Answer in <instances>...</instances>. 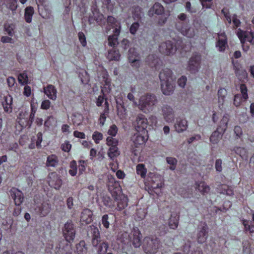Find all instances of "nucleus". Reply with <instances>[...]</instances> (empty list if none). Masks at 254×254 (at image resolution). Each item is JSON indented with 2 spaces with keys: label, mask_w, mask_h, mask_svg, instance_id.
I'll return each instance as SVG.
<instances>
[{
  "label": "nucleus",
  "mask_w": 254,
  "mask_h": 254,
  "mask_svg": "<svg viewBox=\"0 0 254 254\" xmlns=\"http://www.w3.org/2000/svg\"><path fill=\"white\" fill-rule=\"evenodd\" d=\"M159 77L163 93L166 95L172 94L175 87L173 79L172 71L168 68H164L160 72Z\"/></svg>",
  "instance_id": "f257e3e1"
},
{
  "label": "nucleus",
  "mask_w": 254,
  "mask_h": 254,
  "mask_svg": "<svg viewBox=\"0 0 254 254\" xmlns=\"http://www.w3.org/2000/svg\"><path fill=\"white\" fill-rule=\"evenodd\" d=\"M108 244L105 242H102L99 245L98 253L99 254H104L107 250Z\"/></svg>",
  "instance_id": "6e6d98bb"
},
{
  "label": "nucleus",
  "mask_w": 254,
  "mask_h": 254,
  "mask_svg": "<svg viewBox=\"0 0 254 254\" xmlns=\"http://www.w3.org/2000/svg\"><path fill=\"white\" fill-rule=\"evenodd\" d=\"M136 215L137 217V219L140 220L145 218L146 212L144 209H138L136 212Z\"/></svg>",
  "instance_id": "bf43d9fd"
},
{
  "label": "nucleus",
  "mask_w": 254,
  "mask_h": 254,
  "mask_svg": "<svg viewBox=\"0 0 254 254\" xmlns=\"http://www.w3.org/2000/svg\"><path fill=\"white\" fill-rule=\"evenodd\" d=\"M244 101L241 94H237L234 96L233 103L236 107L240 106L242 103Z\"/></svg>",
  "instance_id": "49530a36"
},
{
  "label": "nucleus",
  "mask_w": 254,
  "mask_h": 254,
  "mask_svg": "<svg viewBox=\"0 0 254 254\" xmlns=\"http://www.w3.org/2000/svg\"><path fill=\"white\" fill-rule=\"evenodd\" d=\"M156 101V97L154 95L147 94L140 97L139 101V108L145 113L149 112L152 110Z\"/></svg>",
  "instance_id": "20e7f679"
},
{
  "label": "nucleus",
  "mask_w": 254,
  "mask_h": 254,
  "mask_svg": "<svg viewBox=\"0 0 254 254\" xmlns=\"http://www.w3.org/2000/svg\"><path fill=\"white\" fill-rule=\"evenodd\" d=\"M107 23L109 26L112 27L114 30L121 31V23L116 18L112 16H108L107 19Z\"/></svg>",
  "instance_id": "393cba45"
},
{
  "label": "nucleus",
  "mask_w": 254,
  "mask_h": 254,
  "mask_svg": "<svg viewBox=\"0 0 254 254\" xmlns=\"http://www.w3.org/2000/svg\"><path fill=\"white\" fill-rule=\"evenodd\" d=\"M31 113L29 116V120L32 123L34 121L35 114L37 111L38 104L37 102L31 101L30 103Z\"/></svg>",
  "instance_id": "58836bf2"
},
{
  "label": "nucleus",
  "mask_w": 254,
  "mask_h": 254,
  "mask_svg": "<svg viewBox=\"0 0 254 254\" xmlns=\"http://www.w3.org/2000/svg\"><path fill=\"white\" fill-rule=\"evenodd\" d=\"M34 13V8L31 6H27L25 9L24 19L27 23H30L32 22V17Z\"/></svg>",
  "instance_id": "cd10ccee"
},
{
  "label": "nucleus",
  "mask_w": 254,
  "mask_h": 254,
  "mask_svg": "<svg viewBox=\"0 0 254 254\" xmlns=\"http://www.w3.org/2000/svg\"><path fill=\"white\" fill-rule=\"evenodd\" d=\"M115 7V2L111 0H102V8L107 11L113 12Z\"/></svg>",
  "instance_id": "c9c22d12"
},
{
  "label": "nucleus",
  "mask_w": 254,
  "mask_h": 254,
  "mask_svg": "<svg viewBox=\"0 0 254 254\" xmlns=\"http://www.w3.org/2000/svg\"><path fill=\"white\" fill-rule=\"evenodd\" d=\"M1 105L3 107L4 112L10 113L12 111L13 98L9 94L5 96L1 102Z\"/></svg>",
  "instance_id": "a211bd4d"
},
{
  "label": "nucleus",
  "mask_w": 254,
  "mask_h": 254,
  "mask_svg": "<svg viewBox=\"0 0 254 254\" xmlns=\"http://www.w3.org/2000/svg\"><path fill=\"white\" fill-rule=\"evenodd\" d=\"M62 232L65 242H70L74 239L75 235V228L72 222L67 221L62 228Z\"/></svg>",
  "instance_id": "0eeeda50"
},
{
  "label": "nucleus",
  "mask_w": 254,
  "mask_h": 254,
  "mask_svg": "<svg viewBox=\"0 0 254 254\" xmlns=\"http://www.w3.org/2000/svg\"><path fill=\"white\" fill-rule=\"evenodd\" d=\"M160 243L156 237H147L144 238L142 243L143 251L147 254H154L160 247Z\"/></svg>",
  "instance_id": "f03ea898"
},
{
  "label": "nucleus",
  "mask_w": 254,
  "mask_h": 254,
  "mask_svg": "<svg viewBox=\"0 0 254 254\" xmlns=\"http://www.w3.org/2000/svg\"><path fill=\"white\" fill-rule=\"evenodd\" d=\"M121 31L118 30H114V34L109 36L108 37V44L110 46L114 47L118 44V36L120 35Z\"/></svg>",
  "instance_id": "a878e982"
},
{
  "label": "nucleus",
  "mask_w": 254,
  "mask_h": 254,
  "mask_svg": "<svg viewBox=\"0 0 254 254\" xmlns=\"http://www.w3.org/2000/svg\"><path fill=\"white\" fill-rule=\"evenodd\" d=\"M71 120L74 126H78L82 123V116L80 114L78 115V116L74 115L72 116Z\"/></svg>",
  "instance_id": "de8ad7c7"
},
{
  "label": "nucleus",
  "mask_w": 254,
  "mask_h": 254,
  "mask_svg": "<svg viewBox=\"0 0 254 254\" xmlns=\"http://www.w3.org/2000/svg\"><path fill=\"white\" fill-rule=\"evenodd\" d=\"M201 60V55L198 52L193 53L188 63V70L191 73H194L197 72L200 67Z\"/></svg>",
  "instance_id": "9b49d317"
},
{
  "label": "nucleus",
  "mask_w": 254,
  "mask_h": 254,
  "mask_svg": "<svg viewBox=\"0 0 254 254\" xmlns=\"http://www.w3.org/2000/svg\"><path fill=\"white\" fill-rule=\"evenodd\" d=\"M232 21L234 24V28L236 29L239 27L241 25L240 20L237 18V15L234 14L232 17Z\"/></svg>",
  "instance_id": "e2e57ef3"
},
{
  "label": "nucleus",
  "mask_w": 254,
  "mask_h": 254,
  "mask_svg": "<svg viewBox=\"0 0 254 254\" xmlns=\"http://www.w3.org/2000/svg\"><path fill=\"white\" fill-rule=\"evenodd\" d=\"M217 191L220 194H225L228 196L234 195V190L232 187L226 185H221L217 188Z\"/></svg>",
  "instance_id": "4be33fe9"
},
{
  "label": "nucleus",
  "mask_w": 254,
  "mask_h": 254,
  "mask_svg": "<svg viewBox=\"0 0 254 254\" xmlns=\"http://www.w3.org/2000/svg\"><path fill=\"white\" fill-rule=\"evenodd\" d=\"M237 36L243 45L246 42H249L252 45L254 44V34L253 32L244 31L240 28L238 30ZM243 47L245 51H247L249 49V46H247L246 49L244 45H243Z\"/></svg>",
  "instance_id": "9d476101"
},
{
  "label": "nucleus",
  "mask_w": 254,
  "mask_h": 254,
  "mask_svg": "<svg viewBox=\"0 0 254 254\" xmlns=\"http://www.w3.org/2000/svg\"><path fill=\"white\" fill-rule=\"evenodd\" d=\"M134 49H130L128 51V60L130 63L133 64L139 62V57L136 52L134 53Z\"/></svg>",
  "instance_id": "e433bc0d"
},
{
  "label": "nucleus",
  "mask_w": 254,
  "mask_h": 254,
  "mask_svg": "<svg viewBox=\"0 0 254 254\" xmlns=\"http://www.w3.org/2000/svg\"><path fill=\"white\" fill-rule=\"evenodd\" d=\"M224 132L223 128H217V130L212 133L210 137L211 142L214 144L217 143L221 138Z\"/></svg>",
  "instance_id": "b1692460"
},
{
  "label": "nucleus",
  "mask_w": 254,
  "mask_h": 254,
  "mask_svg": "<svg viewBox=\"0 0 254 254\" xmlns=\"http://www.w3.org/2000/svg\"><path fill=\"white\" fill-rule=\"evenodd\" d=\"M93 139L96 143H99V141L102 139L103 135L102 133L98 132H95L92 136Z\"/></svg>",
  "instance_id": "680f3d73"
},
{
  "label": "nucleus",
  "mask_w": 254,
  "mask_h": 254,
  "mask_svg": "<svg viewBox=\"0 0 254 254\" xmlns=\"http://www.w3.org/2000/svg\"><path fill=\"white\" fill-rule=\"evenodd\" d=\"M135 122L136 126L135 125L134 127H147L148 125L147 118L142 114H139L137 116Z\"/></svg>",
  "instance_id": "bb28decb"
},
{
  "label": "nucleus",
  "mask_w": 254,
  "mask_h": 254,
  "mask_svg": "<svg viewBox=\"0 0 254 254\" xmlns=\"http://www.w3.org/2000/svg\"><path fill=\"white\" fill-rule=\"evenodd\" d=\"M218 40L216 43V47L220 52H223L227 45V37L224 32L218 34Z\"/></svg>",
  "instance_id": "6ab92c4d"
},
{
  "label": "nucleus",
  "mask_w": 254,
  "mask_h": 254,
  "mask_svg": "<svg viewBox=\"0 0 254 254\" xmlns=\"http://www.w3.org/2000/svg\"><path fill=\"white\" fill-rule=\"evenodd\" d=\"M235 152L239 154L242 158H246L247 151V150L243 147H236L234 149Z\"/></svg>",
  "instance_id": "864d4df0"
},
{
  "label": "nucleus",
  "mask_w": 254,
  "mask_h": 254,
  "mask_svg": "<svg viewBox=\"0 0 254 254\" xmlns=\"http://www.w3.org/2000/svg\"><path fill=\"white\" fill-rule=\"evenodd\" d=\"M132 137L133 145L136 148H140L147 139V131L145 128H138Z\"/></svg>",
  "instance_id": "6e6552de"
},
{
  "label": "nucleus",
  "mask_w": 254,
  "mask_h": 254,
  "mask_svg": "<svg viewBox=\"0 0 254 254\" xmlns=\"http://www.w3.org/2000/svg\"><path fill=\"white\" fill-rule=\"evenodd\" d=\"M70 170L69 173L72 176H74L77 174V165L75 161H72L70 163Z\"/></svg>",
  "instance_id": "603ef678"
},
{
  "label": "nucleus",
  "mask_w": 254,
  "mask_h": 254,
  "mask_svg": "<svg viewBox=\"0 0 254 254\" xmlns=\"http://www.w3.org/2000/svg\"><path fill=\"white\" fill-rule=\"evenodd\" d=\"M139 27V24L138 22H135L133 23L129 28V31L131 34H135L138 29Z\"/></svg>",
  "instance_id": "13d9d810"
},
{
  "label": "nucleus",
  "mask_w": 254,
  "mask_h": 254,
  "mask_svg": "<svg viewBox=\"0 0 254 254\" xmlns=\"http://www.w3.org/2000/svg\"><path fill=\"white\" fill-rule=\"evenodd\" d=\"M9 193L11 197L14 200L15 205H20L24 199L22 191L15 188H12L9 190Z\"/></svg>",
  "instance_id": "f3484780"
},
{
  "label": "nucleus",
  "mask_w": 254,
  "mask_h": 254,
  "mask_svg": "<svg viewBox=\"0 0 254 254\" xmlns=\"http://www.w3.org/2000/svg\"><path fill=\"white\" fill-rule=\"evenodd\" d=\"M109 113V104L108 102L106 101L103 112L101 114L100 118L99 119V124L101 126H103L104 125L107 116L108 115Z\"/></svg>",
  "instance_id": "c756f323"
},
{
  "label": "nucleus",
  "mask_w": 254,
  "mask_h": 254,
  "mask_svg": "<svg viewBox=\"0 0 254 254\" xmlns=\"http://www.w3.org/2000/svg\"><path fill=\"white\" fill-rule=\"evenodd\" d=\"M179 220V216L177 214H172L168 222L169 227L172 229H176L178 226Z\"/></svg>",
  "instance_id": "c85d7f7f"
},
{
  "label": "nucleus",
  "mask_w": 254,
  "mask_h": 254,
  "mask_svg": "<svg viewBox=\"0 0 254 254\" xmlns=\"http://www.w3.org/2000/svg\"><path fill=\"white\" fill-rule=\"evenodd\" d=\"M178 49L176 42L170 40L161 43L159 46V52L166 55H173Z\"/></svg>",
  "instance_id": "1a4fd4ad"
},
{
  "label": "nucleus",
  "mask_w": 254,
  "mask_h": 254,
  "mask_svg": "<svg viewBox=\"0 0 254 254\" xmlns=\"http://www.w3.org/2000/svg\"><path fill=\"white\" fill-rule=\"evenodd\" d=\"M51 207L48 203H43L40 209L41 215L43 216L47 215L50 211Z\"/></svg>",
  "instance_id": "a19ab883"
},
{
  "label": "nucleus",
  "mask_w": 254,
  "mask_h": 254,
  "mask_svg": "<svg viewBox=\"0 0 254 254\" xmlns=\"http://www.w3.org/2000/svg\"><path fill=\"white\" fill-rule=\"evenodd\" d=\"M243 224L244 226L245 232H249L250 233L254 232V214L253 215L252 220L251 221L243 220Z\"/></svg>",
  "instance_id": "7c9ffc66"
},
{
  "label": "nucleus",
  "mask_w": 254,
  "mask_h": 254,
  "mask_svg": "<svg viewBox=\"0 0 254 254\" xmlns=\"http://www.w3.org/2000/svg\"><path fill=\"white\" fill-rule=\"evenodd\" d=\"M90 229L93 235V237H96V238H97L98 237H100V233L97 227L94 225H92L90 226Z\"/></svg>",
  "instance_id": "0e129e2a"
},
{
  "label": "nucleus",
  "mask_w": 254,
  "mask_h": 254,
  "mask_svg": "<svg viewBox=\"0 0 254 254\" xmlns=\"http://www.w3.org/2000/svg\"><path fill=\"white\" fill-rule=\"evenodd\" d=\"M44 92L49 99L52 100H56L57 99V90L54 85L48 84L44 88Z\"/></svg>",
  "instance_id": "aec40b11"
},
{
  "label": "nucleus",
  "mask_w": 254,
  "mask_h": 254,
  "mask_svg": "<svg viewBox=\"0 0 254 254\" xmlns=\"http://www.w3.org/2000/svg\"><path fill=\"white\" fill-rule=\"evenodd\" d=\"M118 201L117 207L119 210H121L127 206V198L126 197H123V198L120 199Z\"/></svg>",
  "instance_id": "a18cd8bd"
},
{
  "label": "nucleus",
  "mask_w": 254,
  "mask_h": 254,
  "mask_svg": "<svg viewBox=\"0 0 254 254\" xmlns=\"http://www.w3.org/2000/svg\"><path fill=\"white\" fill-rule=\"evenodd\" d=\"M240 89L241 93V95L243 97L244 100L246 101L249 97L247 86L245 84H241L240 86Z\"/></svg>",
  "instance_id": "37998d69"
},
{
  "label": "nucleus",
  "mask_w": 254,
  "mask_h": 254,
  "mask_svg": "<svg viewBox=\"0 0 254 254\" xmlns=\"http://www.w3.org/2000/svg\"><path fill=\"white\" fill-rule=\"evenodd\" d=\"M81 221L88 224L92 221V212L88 209H85L81 212Z\"/></svg>",
  "instance_id": "5701e85b"
},
{
  "label": "nucleus",
  "mask_w": 254,
  "mask_h": 254,
  "mask_svg": "<svg viewBox=\"0 0 254 254\" xmlns=\"http://www.w3.org/2000/svg\"><path fill=\"white\" fill-rule=\"evenodd\" d=\"M51 102L49 100H44L42 101L41 108L44 110H47L50 108Z\"/></svg>",
  "instance_id": "69168bd1"
},
{
  "label": "nucleus",
  "mask_w": 254,
  "mask_h": 254,
  "mask_svg": "<svg viewBox=\"0 0 254 254\" xmlns=\"http://www.w3.org/2000/svg\"><path fill=\"white\" fill-rule=\"evenodd\" d=\"M120 56L121 55L118 50L112 49L109 51L107 58L110 61H119L120 60Z\"/></svg>",
  "instance_id": "72a5a7b5"
},
{
  "label": "nucleus",
  "mask_w": 254,
  "mask_h": 254,
  "mask_svg": "<svg viewBox=\"0 0 254 254\" xmlns=\"http://www.w3.org/2000/svg\"><path fill=\"white\" fill-rule=\"evenodd\" d=\"M87 248L84 241H81L76 246V253L77 254H86Z\"/></svg>",
  "instance_id": "f704fd0d"
},
{
  "label": "nucleus",
  "mask_w": 254,
  "mask_h": 254,
  "mask_svg": "<svg viewBox=\"0 0 254 254\" xmlns=\"http://www.w3.org/2000/svg\"><path fill=\"white\" fill-rule=\"evenodd\" d=\"M101 92L103 94V95H100L98 97L96 102V105L98 107L101 106L104 101H105V102H106V101L108 102L107 98H105V94L103 89L101 90Z\"/></svg>",
  "instance_id": "3c124183"
},
{
  "label": "nucleus",
  "mask_w": 254,
  "mask_h": 254,
  "mask_svg": "<svg viewBox=\"0 0 254 254\" xmlns=\"http://www.w3.org/2000/svg\"><path fill=\"white\" fill-rule=\"evenodd\" d=\"M23 94L26 97H29L31 94V87L28 85H25L24 87V90Z\"/></svg>",
  "instance_id": "774afa93"
},
{
  "label": "nucleus",
  "mask_w": 254,
  "mask_h": 254,
  "mask_svg": "<svg viewBox=\"0 0 254 254\" xmlns=\"http://www.w3.org/2000/svg\"><path fill=\"white\" fill-rule=\"evenodd\" d=\"M108 189L110 191L112 197L115 200L118 201L123 197H126L122 194L121 187L119 183L115 180V179L111 175H108Z\"/></svg>",
  "instance_id": "7ed1b4c3"
},
{
  "label": "nucleus",
  "mask_w": 254,
  "mask_h": 254,
  "mask_svg": "<svg viewBox=\"0 0 254 254\" xmlns=\"http://www.w3.org/2000/svg\"><path fill=\"white\" fill-rule=\"evenodd\" d=\"M118 143V140L112 137H108L107 138V144L110 147H117Z\"/></svg>",
  "instance_id": "5fc2aeb1"
},
{
  "label": "nucleus",
  "mask_w": 254,
  "mask_h": 254,
  "mask_svg": "<svg viewBox=\"0 0 254 254\" xmlns=\"http://www.w3.org/2000/svg\"><path fill=\"white\" fill-rule=\"evenodd\" d=\"M5 31L9 35L12 36L13 33V27L12 25H5L4 26Z\"/></svg>",
  "instance_id": "338daca9"
},
{
  "label": "nucleus",
  "mask_w": 254,
  "mask_h": 254,
  "mask_svg": "<svg viewBox=\"0 0 254 254\" xmlns=\"http://www.w3.org/2000/svg\"><path fill=\"white\" fill-rule=\"evenodd\" d=\"M147 172L144 165L142 164H139L136 166V173L138 175L141 176L142 178H144Z\"/></svg>",
  "instance_id": "79ce46f5"
},
{
  "label": "nucleus",
  "mask_w": 254,
  "mask_h": 254,
  "mask_svg": "<svg viewBox=\"0 0 254 254\" xmlns=\"http://www.w3.org/2000/svg\"><path fill=\"white\" fill-rule=\"evenodd\" d=\"M187 80V79L186 76H182L180 78L178 79L177 82L180 87L184 88L185 87L186 84Z\"/></svg>",
  "instance_id": "052dcab7"
},
{
  "label": "nucleus",
  "mask_w": 254,
  "mask_h": 254,
  "mask_svg": "<svg viewBox=\"0 0 254 254\" xmlns=\"http://www.w3.org/2000/svg\"><path fill=\"white\" fill-rule=\"evenodd\" d=\"M195 188L202 194L208 193L210 190V187L203 182L196 183Z\"/></svg>",
  "instance_id": "473e14b6"
},
{
  "label": "nucleus",
  "mask_w": 254,
  "mask_h": 254,
  "mask_svg": "<svg viewBox=\"0 0 254 254\" xmlns=\"http://www.w3.org/2000/svg\"><path fill=\"white\" fill-rule=\"evenodd\" d=\"M120 154V152L118 147H110L108 152V156L111 159L117 157Z\"/></svg>",
  "instance_id": "4c0bfd02"
},
{
  "label": "nucleus",
  "mask_w": 254,
  "mask_h": 254,
  "mask_svg": "<svg viewBox=\"0 0 254 254\" xmlns=\"http://www.w3.org/2000/svg\"><path fill=\"white\" fill-rule=\"evenodd\" d=\"M49 185L55 189H59L62 185V180L56 173L49 174L48 180Z\"/></svg>",
  "instance_id": "2eb2a0df"
},
{
  "label": "nucleus",
  "mask_w": 254,
  "mask_h": 254,
  "mask_svg": "<svg viewBox=\"0 0 254 254\" xmlns=\"http://www.w3.org/2000/svg\"><path fill=\"white\" fill-rule=\"evenodd\" d=\"M147 181L150 188L156 194L160 193V189L163 187L164 180L163 177L159 175L149 173L148 175Z\"/></svg>",
  "instance_id": "39448f33"
},
{
  "label": "nucleus",
  "mask_w": 254,
  "mask_h": 254,
  "mask_svg": "<svg viewBox=\"0 0 254 254\" xmlns=\"http://www.w3.org/2000/svg\"><path fill=\"white\" fill-rule=\"evenodd\" d=\"M208 227L205 223H199L197 235V240L199 243L203 244L206 242L208 236Z\"/></svg>",
  "instance_id": "ddd939ff"
},
{
  "label": "nucleus",
  "mask_w": 254,
  "mask_h": 254,
  "mask_svg": "<svg viewBox=\"0 0 254 254\" xmlns=\"http://www.w3.org/2000/svg\"><path fill=\"white\" fill-rule=\"evenodd\" d=\"M79 40L82 46L85 47L86 46L87 42L85 36L82 32H79L78 34Z\"/></svg>",
  "instance_id": "4d7b16f0"
},
{
  "label": "nucleus",
  "mask_w": 254,
  "mask_h": 254,
  "mask_svg": "<svg viewBox=\"0 0 254 254\" xmlns=\"http://www.w3.org/2000/svg\"><path fill=\"white\" fill-rule=\"evenodd\" d=\"M130 242L134 248H139L141 245V236L139 230L133 228L129 236Z\"/></svg>",
  "instance_id": "dca6fc26"
},
{
  "label": "nucleus",
  "mask_w": 254,
  "mask_h": 254,
  "mask_svg": "<svg viewBox=\"0 0 254 254\" xmlns=\"http://www.w3.org/2000/svg\"><path fill=\"white\" fill-rule=\"evenodd\" d=\"M162 112L166 122L169 123L174 121V114L172 108L168 105H164L162 108Z\"/></svg>",
  "instance_id": "412c9836"
},
{
  "label": "nucleus",
  "mask_w": 254,
  "mask_h": 254,
  "mask_svg": "<svg viewBox=\"0 0 254 254\" xmlns=\"http://www.w3.org/2000/svg\"><path fill=\"white\" fill-rule=\"evenodd\" d=\"M57 164V158L55 155H51L47 158V165L50 167H55Z\"/></svg>",
  "instance_id": "8fccbe9b"
},
{
  "label": "nucleus",
  "mask_w": 254,
  "mask_h": 254,
  "mask_svg": "<svg viewBox=\"0 0 254 254\" xmlns=\"http://www.w3.org/2000/svg\"><path fill=\"white\" fill-rule=\"evenodd\" d=\"M176 27L178 31L188 38H191L194 35L193 29L190 27L188 23L178 22L176 24Z\"/></svg>",
  "instance_id": "f8f14e48"
},
{
  "label": "nucleus",
  "mask_w": 254,
  "mask_h": 254,
  "mask_svg": "<svg viewBox=\"0 0 254 254\" xmlns=\"http://www.w3.org/2000/svg\"><path fill=\"white\" fill-rule=\"evenodd\" d=\"M166 161L170 165V166L169 167L170 169L171 170H174L176 169L177 160L176 158L173 157H167L166 158Z\"/></svg>",
  "instance_id": "09e8293b"
},
{
  "label": "nucleus",
  "mask_w": 254,
  "mask_h": 254,
  "mask_svg": "<svg viewBox=\"0 0 254 254\" xmlns=\"http://www.w3.org/2000/svg\"><path fill=\"white\" fill-rule=\"evenodd\" d=\"M213 0H199L203 9H211L213 5Z\"/></svg>",
  "instance_id": "c03bdc74"
},
{
  "label": "nucleus",
  "mask_w": 254,
  "mask_h": 254,
  "mask_svg": "<svg viewBox=\"0 0 254 254\" xmlns=\"http://www.w3.org/2000/svg\"><path fill=\"white\" fill-rule=\"evenodd\" d=\"M164 12V7L160 3L155 2L148 10V15L150 17H152L154 14L160 16L158 22L159 25H162L167 21V17L163 15Z\"/></svg>",
  "instance_id": "423d86ee"
},
{
  "label": "nucleus",
  "mask_w": 254,
  "mask_h": 254,
  "mask_svg": "<svg viewBox=\"0 0 254 254\" xmlns=\"http://www.w3.org/2000/svg\"><path fill=\"white\" fill-rule=\"evenodd\" d=\"M227 91L226 89L224 88H220L218 91V104H219V107L220 108L221 106H223L224 101L225 99L227 96Z\"/></svg>",
  "instance_id": "2f4dec72"
},
{
  "label": "nucleus",
  "mask_w": 254,
  "mask_h": 254,
  "mask_svg": "<svg viewBox=\"0 0 254 254\" xmlns=\"http://www.w3.org/2000/svg\"><path fill=\"white\" fill-rule=\"evenodd\" d=\"M55 253L56 254H72L71 244L68 242L61 241L56 247Z\"/></svg>",
  "instance_id": "4468645a"
},
{
  "label": "nucleus",
  "mask_w": 254,
  "mask_h": 254,
  "mask_svg": "<svg viewBox=\"0 0 254 254\" xmlns=\"http://www.w3.org/2000/svg\"><path fill=\"white\" fill-rule=\"evenodd\" d=\"M18 80L19 83L21 85H24L28 83V78L26 71H24L18 75Z\"/></svg>",
  "instance_id": "ea45409f"
}]
</instances>
